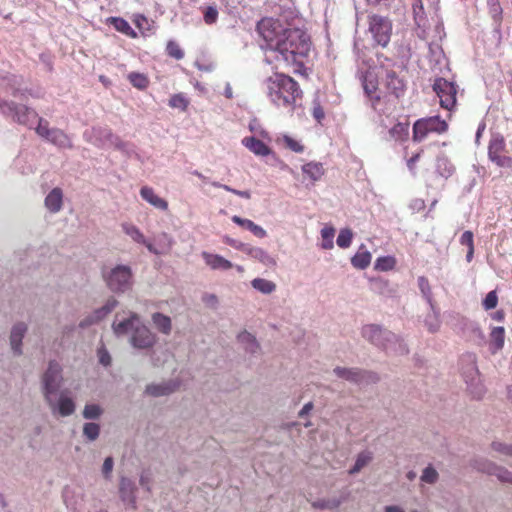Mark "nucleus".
<instances>
[{"label":"nucleus","instance_id":"obj_1","mask_svg":"<svg viewBox=\"0 0 512 512\" xmlns=\"http://www.w3.org/2000/svg\"><path fill=\"white\" fill-rule=\"evenodd\" d=\"M256 31L265 43V49L271 53L267 62L275 63L274 68H292L295 74H306L304 61L308 57L311 42L309 36L298 28H289L279 19L262 18Z\"/></svg>","mask_w":512,"mask_h":512},{"label":"nucleus","instance_id":"obj_2","mask_svg":"<svg viewBox=\"0 0 512 512\" xmlns=\"http://www.w3.org/2000/svg\"><path fill=\"white\" fill-rule=\"evenodd\" d=\"M265 93L275 107L289 112H294L303 98L299 83L281 72H275L265 80Z\"/></svg>","mask_w":512,"mask_h":512},{"label":"nucleus","instance_id":"obj_3","mask_svg":"<svg viewBox=\"0 0 512 512\" xmlns=\"http://www.w3.org/2000/svg\"><path fill=\"white\" fill-rule=\"evenodd\" d=\"M61 367L57 362H50L47 371L43 375V392L45 399L53 413L58 412L61 416H69L75 411L73 400L64 395L60 396L58 404L52 400V395L60 388Z\"/></svg>","mask_w":512,"mask_h":512},{"label":"nucleus","instance_id":"obj_4","mask_svg":"<svg viewBox=\"0 0 512 512\" xmlns=\"http://www.w3.org/2000/svg\"><path fill=\"white\" fill-rule=\"evenodd\" d=\"M6 90V86L0 85V95ZM0 112L4 116L11 118L14 122L27 127H32V125L38 121V125L35 128L36 133L46 140L50 136L52 128H49V123L43 118H38L37 112L25 105L0 100Z\"/></svg>","mask_w":512,"mask_h":512},{"label":"nucleus","instance_id":"obj_5","mask_svg":"<svg viewBox=\"0 0 512 512\" xmlns=\"http://www.w3.org/2000/svg\"><path fill=\"white\" fill-rule=\"evenodd\" d=\"M113 331L117 336L126 335L132 332L130 342L139 349L152 347L156 342V336L148 327L141 324L140 318L136 313H131L128 319L113 322Z\"/></svg>","mask_w":512,"mask_h":512},{"label":"nucleus","instance_id":"obj_6","mask_svg":"<svg viewBox=\"0 0 512 512\" xmlns=\"http://www.w3.org/2000/svg\"><path fill=\"white\" fill-rule=\"evenodd\" d=\"M448 130V124L439 116L418 119L413 124L412 139L422 142L430 133L443 134Z\"/></svg>","mask_w":512,"mask_h":512},{"label":"nucleus","instance_id":"obj_7","mask_svg":"<svg viewBox=\"0 0 512 512\" xmlns=\"http://www.w3.org/2000/svg\"><path fill=\"white\" fill-rule=\"evenodd\" d=\"M132 271L129 266L118 265L108 274L104 275L107 286L116 293H123L131 289L133 284Z\"/></svg>","mask_w":512,"mask_h":512},{"label":"nucleus","instance_id":"obj_8","mask_svg":"<svg viewBox=\"0 0 512 512\" xmlns=\"http://www.w3.org/2000/svg\"><path fill=\"white\" fill-rule=\"evenodd\" d=\"M489 160L501 168H512V157L506 147V141L502 135H492L488 144Z\"/></svg>","mask_w":512,"mask_h":512},{"label":"nucleus","instance_id":"obj_9","mask_svg":"<svg viewBox=\"0 0 512 512\" xmlns=\"http://www.w3.org/2000/svg\"><path fill=\"white\" fill-rule=\"evenodd\" d=\"M369 32L377 45L386 47L392 35V23L385 17L378 14L368 16Z\"/></svg>","mask_w":512,"mask_h":512},{"label":"nucleus","instance_id":"obj_10","mask_svg":"<svg viewBox=\"0 0 512 512\" xmlns=\"http://www.w3.org/2000/svg\"><path fill=\"white\" fill-rule=\"evenodd\" d=\"M433 90L439 97L442 108L451 111L455 107L457 88L454 83L444 78H437L433 84Z\"/></svg>","mask_w":512,"mask_h":512},{"label":"nucleus","instance_id":"obj_11","mask_svg":"<svg viewBox=\"0 0 512 512\" xmlns=\"http://www.w3.org/2000/svg\"><path fill=\"white\" fill-rule=\"evenodd\" d=\"M362 335L371 343L383 346L386 350L391 349L386 342L391 343L392 341H398L397 337L393 333L383 330L381 327L373 324L364 326L362 329Z\"/></svg>","mask_w":512,"mask_h":512},{"label":"nucleus","instance_id":"obj_12","mask_svg":"<svg viewBox=\"0 0 512 512\" xmlns=\"http://www.w3.org/2000/svg\"><path fill=\"white\" fill-rule=\"evenodd\" d=\"M141 197L147 201L150 205L154 206L157 209L166 211L168 209V202L159 197L153 188L148 186H143L140 190Z\"/></svg>","mask_w":512,"mask_h":512},{"label":"nucleus","instance_id":"obj_13","mask_svg":"<svg viewBox=\"0 0 512 512\" xmlns=\"http://www.w3.org/2000/svg\"><path fill=\"white\" fill-rule=\"evenodd\" d=\"M118 302L115 298H109L106 302V304L96 310L94 312V315L91 316V317H88L87 319L83 320L81 323H80V326L81 327H86V326H89L95 322H98L100 321L102 318H104L107 314H109L116 306H117Z\"/></svg>","mask_w":512,"mask_h":512},{"label":"nucleus","instance_id":"obj_14","mask_svg":"<svg viewBox=\"0 0 512 512\" xmlns=\"http://www.w3.org/2000/svg\"><path fill=\"white\" fill-rule=\"evenodd\" d=\"M202 257L205 263L213 270H229L233 267L229 260L218 254L202 252Z\"/></svg>","mask_w":512,"mask_h":512},{"label":"nucleus","instance_id":"obj_15","mask_svg":"<svg viewBox=\"0 0 512 512\" xmlns=\"http://www.w3.org/2000/svg\"><path fill=\"white\" fill-rule=\"evenodd\" d=\"M45 207L51 213H57L63 206V192L61 188H53L45 198Z\"/></svg>","mask_w":512,"mask_h":512},{"label":"nucleus","instance_id":"obj_16","mask_svg":"<svg viewBox=\"0 0 512 512\" xmlns=\"http://www.w3.org/2000/svg\"><path fill=\"white\" fill-rule=\"evenodd\" d=\"M242 144L257 156H268L271 149L261 140L251 136L242 139Z\"/></svg>","mask_w":512,"mask_h":512},{"label":"nucleus","instance_id":"obj_17","mask_svg":"<svg viewBox=\"0 0 512 512\" xmlns=\"http://www.w3.org/2000/svg\"><path fill=\"white\" fill-rule=\"evenodd\" d=\"M27 331V326L24 323H18L13 326L11 335H10V343L11 348L15 354H21V344L22 339Z\"/></svg>","mask_w":512,"mask_h":512},{"label":"nucleus","instance_id":"obj_18","mask_svg":"<svg viewBox=\"0 0 512 512\" xmlns=\"http://www.w3.org/2000/svg\"><path fill=\"white\" fill-rule=\"evenodd\" d=\"M244 252H246L251 258L261 262L265 266L273 267L276 265L275 259L262 248L247 247L244 249Z\"/></svg>","mask_w":512,"mask_h":512},{"label":"nucleus","instance_id":"obj_19","mask_svg":"<svg viewBox=\"0 0 512 512\" xmlns=\"http://www.w3.org/2000/svg\"><path fill=\"white\" fill-rule=\"evenodd\" d=\"M302 172L308 179L316 182L323 177L325 169L322 163L311 161L302 166Z\"/></svg>","mask_w":512,"mask_h":512},{"label":"nucleus","instance_id":"obj_20","mask_svg":"<svg viewBox=\"0 0 512 512\" xmlns=\"http://www.w3.org/2000/svg\"><path fill=\"white\" fill-rule=\"evenodd\" d=\"M107 22L111 24L118 32L130 37V38H136L137 33L135 30L130 26L128 21H126L124 18L121 17H109L107 19Z\"/></svg>","mask_w":512,"mask_h":512},{"label":"nucleus","instance_id":"obj_21","mask_svg":"<svg viewBox=\"0 0 512 512\" xmlns=\"http://www.w3.org/2000/svg\"><path fill=\"white\" fill-rule=\"evenodd\" d=\"M52 144L61 148H72L73 144L71 139L66 133L58 128H52L50 136L47 139Z\"/></svg>","mask_w":512,"mask_h":512},{"label":"nucleus","instance_id":"obj_22","mask_svg":"<svg viewBox=\"0 0 512 512\" xmlns=\"http://www.w3.org/2000/svg\"><path fill=\"white\" fill-rule=\"evenodd\" d=\"M232 221L237 225L251 231L256 237L264 238L266 236V231L261 226L255 224L249 219H244L240 216L234 215L232 217Z\"/></svg>","mask_w":512,"mask_h":512},{"label":"nucleus","instance_id":"obj_23","mask_svg":"<svg viewBox=\"0 0 512 512\" xmlns=\"http://www.w3.org/2000/svg\"><path fill=\"white\" fill-rule=\"evenodd\" d=\"M389 136L396 142H405L409 137V122H398L390 130Z\"/></svg>","mask_w":512,"mask_h":512},{"label":"nucleus","instance_id":"obj_24","mask_svg":"<svg viewBox=\"0 0 512 512\" xmlns=\"http://www.w3.org/2000/svg\"><path fill=\"white\" fill-rule=\"evenodd\" d=\"M152 321L155 327L163 334L169 335L172 330V323L170 317L162 313H154Z\"/></svg>","mask_w":512,"mask_h":512},{"label":"nucleus","instance_id":"obj_25","mask_svg":"<svg viewBox=\"0 0 512 512\" xmlns=\"http://www.w3.org/2000/svg\"><path fill=\"white\" fill-rule=\"evenodd\" d=\"M334 372L338 377L344 378L346 380L353 381V382H359L363 379L362 372L357 369L336 367L334 369Z\"/></svg>","mask_w":512,"mask_h":512},{"label":"nucleus","instance_id":"obj_26","mask_svg":"<svg viewBox=\"0 0 512 512\" xmlns=\"http://www.w3.org/2000/svg\"><path fill=\"white\" fill-rule=\"evenodd\" d=\"M174 390L175 387L170 384H152L146 387V393L154 397L168 395Z\"/></svg>","mask_w":512,"mask_h":512},{"label":"nucleus","instance_id":"obj_27","mask_svg":"<svg viewBox=\"0 0 512 512\" xmlns=\"http://www.w3.org/2000/svg\"><path fill=\"white\" fill-rule=\"evenodd\" d=\"M371 253L368 251L357 252L351 259V263L355 268L365 269L371 263Z\"/></svg>","mask_w":512,"mask_h":512},{"label":"nucleus","instance_id":"obj_28","mask_svg":"<svg viewBox=\"0 0 512 512\" xmlns=\"http://www.w3.org/2000/svg\"><path fill=\"white\" fill-rule=\"evenodd\" d=\"M123 231L130 236L135 242L140 244H146V239L143 233L133 224L124 223L122 224Z\"/></svg>","mask_w":512,"mask_h":512},{"label":"nucleus","instance_id":"obj_29","mask_svg":"<svg viewBox=\"0 0 512 512\" xmlns=\"http://www.w3.org/2000/svg\"><path fill=\"white\" fill-rule=\"evenodd\" d=\"M396 266V259L393 256H383L377 258L374 269L377 271H390Z\"/></svg>","mask_w":512,"mask_h":512},{"label":"nucleus","instance_id":"obj_30","mask_svg":"<svg viewBox=\"0 0 512 512\" xmlns=\"http://www.w3.org/2000/svg\"><path fill=\"white\" fill-rule=\"evenodd\" d=\"M251 284H252L253 288H255L256 290H258L264 294H270L273 291H275V289H276L275 283H273L272 281L263 279V278L254 279V280H252Z\"/></svg>","mask_w":512,"mask_h":512},{"label":"nucleus","instance_id":"obj_31","mask_svg":"<svg viewBox=\"0 0 512 512\" xmlns=\"http://www.w3.org/2000/svg\"><path fill=\"white\" fill-rule=\"evenodd\" d=\"M372 460V453L369 451H363L358 454L354 466L349 470L350 474L358 473Z\"/></svg>","mask_w":512,"mask_h":512},{"label":"nucleus","instance_id":"obj_32","mask_svg":"<svg viewBox=\"0 0 512 512\" xmlns=\"http://www.w3.org/2000/svg\"><path fill=\"white\" fill-rule=\"evenodd\" d=\"M460 244L468 248L467 261L470 262L474 255V236L471 231H465L460 237Z\"/></svg>","mask_w":512,"mask_h":512},{"label":"nucleus","instance_id":"obj_33","mask_svg":"<svg viewBox=\"0 0 512 512\" xmlns=\"http://www.w3.org/2000/svg\"><path fill=\"white\" fill-rule=\"evenodd\" d=\"M165 51L169 57L176 60H181L185 56V53L179 43L174 40H169L167 42Z\"/></svg>","mask_w":512,"mask_h":512},{"label":"nucleus","instance_id":"obj_34","mask_svg":"<svg viewBox=\"0 0 512 512\" xmlns=\"http://www.w3.org/2000/svg\"><path fill=\"white\" fill-rule=\"evenodd\" d=\"M169 106L186 111L189 106V99L183 93L173 94L169 99Z\"/></svg>","mask_w":512,"mask_h":512},{"label":"nucleus","instance_id":"obj_35","mask_svg":"<svg viewBox=\"0 0 512 512\" xmlns=\"http://www.w3.org/2000/svg\"><path fill=\"white\" fill-rule=\"evenodd\" d=\"M491 343L496 350L502 349L505 340V330L503 327H495L490 334Z\"/></svg>","mask_w":512,"mask_h":512},{"label":"nucleus","instance_id":"obj_36","mask_svg":"<svg viewBox=\"0 0 512 512\" xmlns=\"http://www.w3.org/2000/svg\"><path fill=\"white\" fill-rule=\"evenodd\" d=\"M120 493L123 501L135 502L132 484L128 479L123 478L120 483Z\"/></svg>","mask_w":512,"mask_h":512},{"label":"nucleus","instance_id":"obj_37","mask_svg":"<svg viewBox=\"0 0 512 512\" xmlns=\"http://www.w3.org/2000/svg\"><path fill=\"white\" fill-rule=\"evenodd\" d=\"M128 79L130 83L138 89H145L148 87L149 84L148 78L144 74L137 72L130 73L128 75Z\"/></svg>","mask_w":512,"mask_h":512},{"label":"nucleus","instance_id":"obj_38","mask_svg":"<svg viewBox=\"0 0 512 512\" xmlns=\"http://www.w3.org/2000/svg\"><path fill=\"white\" fill-rule=\"evenodd\" d=\"M335 235V229L333 227H324L321 230L322 236V248L323 249H332L333 248V238Z\"/></svg>","mask_w":512,"mask_h":512},{"label":"nucleus","instance_id":"obj_39","mask_svg":"<svg viewBox=\"0 0 512 512\" xmlns=\"http://www.w3.org/2000/svg\"><path fill=\"white\" fill-rule=\"evenodd\" d=\"M238 340H239V342H241L243 344H247V346L245 347V349L247 351H250L253 353L258 348V344L256 343L254 336L246 331H244L238 335Z\"/></svg>","mask_w":512,"mask_h":512},{"label":"nucleus","instance_id":"obj_40","mask_svg":"<svg viewBox=\"0 0 512 512\" xmlns=\"http://www.w3.org/2000/svg\"><path fill=\"white\" fill-rule=\"evenodd\" d=\"M437 168L440 174L444 177H449L454 172L453 165L449 162L446 157H439L437 159Z\"/></svg>","mask_w":512,"mask_h":512},{"label":"nucleus","instance_id":"obj_41","mask_svg":"<svg viewBox=\"0 0 512 512\" xmlns=\"http://www.w3.org/2000/svg\"><path fill=\"white\" fill-rule=\"evenodd\" d=\"M281 140L284 146L293 152L302 153L304 151V145L291 136L284 135Z\"/></svg>","mask_w":512,"mask_h":512},{"label":"nucleus","instance_id":"obj_42","mask_svg":"<svg viewBox=\"0 0 512 512\" xmlns=\"http://www.w3.org/2000/svg\"><path fill=\"white\" fill-rule=\"evenodd\" d=\"M353 238L352 231L350 229H342L337 237V245L340 248H348L351 245Z\"/></svg>","mask_w":512,"mask_h":512},{"label":"nucleus","instance_id":"obj_43","mask_svg":"<svg viewBox=\"0 0 512 512\" xmlns=\"http://www.w3.org/2000/svg\"><path fill=\"white\" fill-rule=\"evenodd\" d=\"M100 427L96 423H86L83 428L84 435L89 440H95L99 436Z\"/></svg>","mask_w":512,"mask_h":512},{"label":"nucleus","instance_id":"obj_44","mask_svg":"<svg viewBox=\"0 0 512 512\" xmlns=\"http://www.w3.org/2000/svg\"><path fill=\"white\" fill-rule=\"evenodd\" d=\"M498 304V296L495 290L490 291L484 298L482 305L488 311L494 309Z\"/></svg>","mask_w":512,"mask_h":512},{"label":"nucleus","instance_id":"obj_45","mask_svg":"<svg viewBox=\"0 0 512 512\" xmlns=\"http://www.w3.org/2000/svg\"><path fill=\"white\" fill-rule=\"evenodd\" d=\"M101 408L96 404H88L83 410V416L86 419H96L101 414Z\"/></svg>","mask_w":512,"mask_h":512},{"label":"nucleus","instance_id":"obj_46","mask_svg":"<svg viewBox=\"0 0 512 512\" xmlns=\"http://www.w3.org/2000/svg\"><path fill=\"white\" fill-rule=\"evenodd\" d=\"M437 479L438 473L431 466L426 467L421 475V480L425 483L433 484L437 481Z\"/></svg>","mask_w":512,"mask_h":512},{"label":"nucleus","instance_id":"obj_47","mask_svg":"<svg viewBox=\"0 0 512 512\" xmlns=\"http://www.w3.org/2000/svg\"><path fill=\"white\" fill-rule=\"evenodd\" d=\"M212 185L216 188H221V189H224L228 192H231L239 197H242V198H245V199H250L251 198V193L249 191H240V190H236L234 188H231L230 186L228 185H225V184H221V183H218V182H213Z\"/></svg>","mask_w":512,"mask_h":512},{"label":"nucleus","instance_id":"obj_48","mask_svg":"<svg viewBox=\"0 0 512 512\" xmlns=\"http://www.w3.org/2000/svg\"><path fill=\"white\" fill-rule=\"evenodd\" d=\"M204 22L208 25L214 24L218 19V11L213 6H208L204 11Z\"/></svg>","mask_w":512,"mask_h":512},{"label":"nucleus","instance_id":"obj_49","mask_svg":"<svg viewBox=\"0 0 512 512\" xmlns=\"http://www.w3.org/2000/svg\"><path fill=\"white\" fill-rule=\"evenodd\" d=\"M388 77L390 78L388 85H393L394 93L396 94V96H399L398 91L402 92L404 89V84L402 80H400L394 72L389 73Z\"/></svg>","mask_w":512,"mask_h":512},{"label":"nucleus","instance_id":"obj_50","mask_svg":"<svg viewBox=\"0 0 512 512\" xmlns=\"http://www.w3.org/2000/svg\"><path fill=\"white\" fill-rule=\"evenodd\" d=\"M492 449L502 455L512 456V445H506L501 442H493Z\"/></svg>","mask_w":512,"mask_h":512},{"label":"nucleus","instance_id":"obj_51","mask_svg":"<svg viewBox=\"0 0 512 512\" xmlns=\"http://www.w3.org/2000/svg\"><path fill=\"white\" fill-rule=\"evenodd\" d=\"M312 506L319 509H334L339 506V502L336 500H319L313 502Z\"/></svg>","mask_w":512,"mask_h":512},{"label":"nucleus","instance_id":"obj_52","mask_svg":"<svg viewBox=\"0 0 512 512\" xmlns=\"http://www.w3.org/2000/svg\"><path fill=\"white\" fill-rule=\"evenodd\" d=\"M488 473L492 474L493 472L489 470ZM494 473L496 474L500 481L512 483V473H510L509 471L503 470L501 468H495Z\"/></svg>","mask_w":512,"mask_h":512},{"label":"nucleus","instance_id":"obj_53","mask_svg":"<svg viewBox=\"0 0 512 512\" xmlns=\"http://www.w3.org/2000/svg\"><path fill=\"white\" fill-rule=\"evenodd\" d=\"M490 13L493 18H499L502 14V8L498 0H489Z\"/></svg>","mask_w":512,"mask_h":512},{"label":"nucleus","instance_id":"obj_54","mask_svg":"<svg viewBox=\"0 0 512 512\" xmlns=\"http://www.w3.org/2000/svg\"><path fill=\"white\" fill-rule=\"evenodd\" d=\"M112 469H113V459L111 457H107L104 460L103 467H102V472H103V475L105 476V478L110 477Z\"/></svg>","mask_w":512,"mask_h":512},{"label":"nucleus","instance_id":"obj_55","mask_svg":"<svg viewBox=\"0 0 512 512\" xmlns=\"http://www.w3.org/2000/svg\"><path fill=\"white\" fill-rule=\"evenodd\" d=\"M98 355H99V361L101 364H103L104 366L110 365L111 357L105 349H103V348L99 349Z\"/></svg>","mask_w":512,"mask_h":512},{"label":"nucleus","instance_id":"obj_56","mask_svg":"<svg viewBox=\"0 0 512 512\" xmlns=\"http://www.w3.org/2000/svg\"><path fill=\"white\" fill-rule=\"evenodd\" d=\"M467 372L472 376V380L474 379V376H476L478 372L475 364V358L471 355L468 356Z\"/></svg>","mask_w":512,"mask_h":512},{"label":"nucleus","instance_id":"obj_57","mask_svg":"<svg viewBox=\"0 0 512 512\" xmlns=\"http://www.w3.org/2000/svg\"><path fill=\"white\" fill-rule=\"evenodd\" d=\"M312 114H313V117L318 122H320L324 118V116H325L324 110H323V108L319 104L314 106Z\"/></svg>","mask_w":512,"mask_h":512},{"label":"nucleus","instance_id":"obj_58","mask_svg":"<svg viewBox=\"0 0 512 512\" xmlns=\"http://www.w3.org/2000/svg\"><path fill=\"white\" fill-rule=\"evenodd\" d=\"M418 285L423 293H427L430 290L428 279L424 276L418 278Z\"/></svg>","mask_w":512,"mask_h":512},{"label":"nucleus","instance_id":"obj_59","mask_svg":"<svg viewBox=\"0 0 512 512\" xmlns=\"http://www.w3.org/2000/svg\"><path fill=\"white\" fill-rule=\"evenodd\" d=\"M412 8L415 16L424 12L423 1L422 0H413Z\"/></svg>","mask_w":512,"mask_h":512},{"label":"nucleus","instance_id":"obj_60","mask_svg":"<svg viewBox=\"0 0 512 512\" xmlns=\"http://www.w3.org/2000/svg\"><path fill=\"white\" fill-rule=\"evenodd\" d=\"M420 156H421V153L418 152L407 160V166L410 171L415 170V165H416L417 161L420 159Z\"/></svg>","mask_w":512,"mask_h":512},{"label":"nucleus","instance_id":"obj_61","mask_svg":"<svg viewBox=\"0 0 512 512\" xmlns=\"http://www.w3.org/2000/svg\"><path fill=\"white\" fill-rule=\"evenodd\" d=\"M225 243L230 245V246H233L237 249H241L242 251H244V249L246 248L244 244H237V242L229 237H226L225 238Z\"/></svg>","mask_w":512,"mask_h":512},{"label":"nucleus","instance_id":"obj_62","mask_svg":"<svg viewBox=\"0 0 512 512\" xmlns=\"http://www.w3.org/2000/svg\"><path fill=\"white\" fill-rule=\"evenodd\" d=\"M313 409V403L308 402L306 403L303 408L299 412V416L303 417L304 415L308 414Z\"/></svg>","mask_w":512,"mask_h":512},{"label":"nucleus","instance_id":"obj_63","mask_svg":"<svg viewBox=\"0 0 512 512\" xmlns=\"http://www.w3.org/2000/svg\"><path fill=\"white\" fill-rule=\"evenodd\" d=\"M384 512H405L401 507L399 506H386Z\"/></svg>","mask_w":512,"mask_h":512},{"label":"nucleus","instance_id":"obj_64","mask_svg":"<svg viewBox=\"0 0 512 512\" xmlns=\"http://www.w3.org/2000/svg\"><path fill=\"white\" fill-rule=\"evenodd\" d=\"M364 89H365L367 94L371 95L376 90V86L374 84H372V83H370V84L366 83L364 85Z\"/></svg>","mask_w":512,"mask_h":512}]
</instances>
